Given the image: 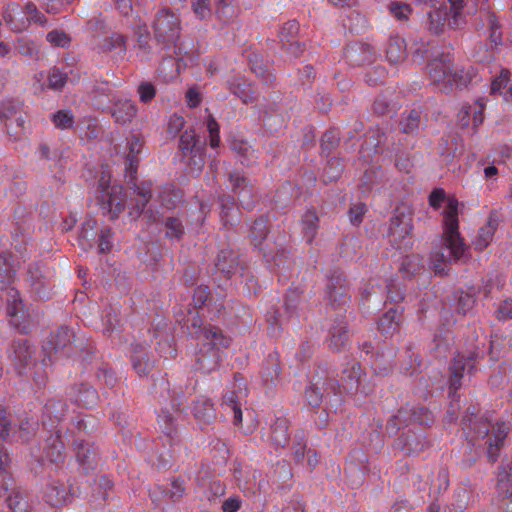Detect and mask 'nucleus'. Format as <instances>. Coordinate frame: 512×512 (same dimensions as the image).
<instances>
[{"label": "nucleus", "instance_id": "6", "mask_svg": "<svg viewBox=\"0 0 512 512\" xmlns=\"http://www.w3.org/2000/svg\"><path fill=\"white\" fill-rule=\"evenodd\" d=\"M137 108L135 104L126 98H119L111 108L112 117L117 123L126 124L136 115Z\"/></svg>", "mask_w": 512, "mask_h": 512}, {"label": "nucleus", "instance_id": "8", "mask_svg": "<svg viewBox=\"0 0 512 512\" xmlns=\"http://www.w3.org/2000/svg\"><path fill=\"white\" fill-rule=\"evenodd\" d=\"M412 230L411 218L406 215H397L391 219L389 232L395 238H404Z\"/></svg>", "mask_w": 512, "mask_h": 512}, {"label": "nucleus", "instance_id": "14", "mask_svg": "<svg viewBox=\"0 0 512 512\" xmlns=\"http://www.w3.org/2000/svg\"><path fill=\"white\" fill-rule=\"evenodd\" d=\"M509 71L502 70L500 75L496 77L491 83V93L492 94H501L504 96V89L509 86Z\"/></svg>", "mask_w": 512, "mask_h": 512}, {"label": "nucleus", "instance_id": "54", "mask_svg": "<svg viewBox=\"0 0 512 512\" xmlns=\"http://www.w3.org/2000/svg\"><path fill=\"white\" fill-rule=\"evenodd\" d=\"M60 332L64 333V334H68V330L67 329H62Z\"/></svg>", "mask_w": 512, "mask_h": 512}, {"label": "nucleus", "instance_id": "39", "mask_svg": "<svg viewBox=\"0 0 512 512\" xmlns=\"http://www.w3.org/2000/svg\"><path fill=\"white\" fill-rule=\"evenodd\" d=\"M110 247H111V242H110L108 233L107 234H103L101 236V239H100V242H99V250H100V252L101 253L107 252V251L110 250Z\"/></svg>", "mask_w": 512, "mask_h": 512}, {"label": "nucleus", "instance_id": "20", "mask_svg": "<svg viewBox=\"0 0 512 512\" xmlns=\"http://www.w3.org/2000/svg\"><path fill=\"white\" fill-rule=\"evenodd\" d=\"M138 94L140 100L146 103L151 101L155 97L156 90L151 83L144 82L139 85Z\"/></svg>", "mask_w": 512, "mask_h": 512}, {"label": "nucleus", "instance_id": "25", "mask_svg": "<svg viewBox=\"0 0 512 512\" xmlns=\"http://www.w3.org/2000/svg\"><path fill=\"white\" fill-rule=\"evenodd\" d=\"M224 405L233 412L235 423L240 424L242 422V411L239 405L234 400V396H225Z\"/></svg>", "mask_w": 512, "mask_h": 512}, {"label": "nucleus", "instance_id": "31", "mask_svg": "<svg viewBox=\"0 0 512 512\" xmlns=\"http://www.w3.org/2000/svg\"><path fill=\"white\" fill-rule=\"evenodd\" d=\"M450 3V12L452 14L453 22L451 25H458V17L460 16V11L463 7L462 0H448Z\"/></svg>", "mask_w": 512, "mask_h": 512}, {"label": "nucleus", "instance_id": "42", "mask_svg": "<svg viewBox=\"0 0 512 512\" xmlns=\"http://www.w3.org/2000/svg\"><path fill=\"white\" fill-rule=\"evenodd\" d=\"M460 370H463V367L460 365V360H456L453 364V376L455 378L453 380V385L458 383L459 379L462 377Z\"/></svg>", "mask_w": 512, "mask_h": 512}, {"label": "nucleus", "instance_id": "18", "mask_svg": "<svg viewBox=\"0 0 512 512\" xmlns=\"http://www.w3.org/2000/svg\"><path fill=\"white\" fill-rule=\"evenodd\" d=\"M507 434V428L504 426H500L498 428L497 433L495 434V443L490 442L488 456L494 461L495 460V451L498 449L500 444L503 442Z\"/></svg>", "mask_w": 512, "mask_h": 512}, {"label": "nucleus", "instance_id": "50", "mask_svg": "<svg viewBox=\"0 0 512 512\" xmlns=\"http://www.w3.org/2000/svg\"><path fill=\"white\" fill-rule=\"evenodd\" d=\"M504 99L506 101H509V100L512 101V82L509 84L507 90H505Z\"/></svg>", "mask_w": 512, "mask_h": 512}, {"label": "nucleus", "instance_id": "4", "mask_svg": "<svg viewBox=\"0 0 512 512\" xmlns=\"http://www.w3.org/2000/svg\"><path fill=\"white\" fill-rule=\"evenodd\" d=\"M453 68L449 58L434 59L428 66L429 75L433 82L443 84L447 88L448 78Z\"/></svg>", "mask_w": 512, "mask_h": 512}, {"label": "nucleus", "instance_id": "41", "mask_svg": "<svg viewBox=\"0 0 512 512\" xmlns=\"http://www.w3.org/2000/svg\"><path fill=\"white\" fill-rule=\"evenodd\" d=\"M207 128L209 134H219V125L211 115L208 117L207 120Z\"/></svg>", "mask_w": 512, "mask_h": 512}, {"label": "nucleus", "instance_id": "9", "mask_svg": "<svg viewBox=\"0 0 512 512\" xmlns=\"http://www.w3.org/2000/svg\"><path fill=\"white\" fill-rule=\"evenodd\" d=\"M473 74L470 70L453 65L450 76L448 78L447 87H464L472 81Z\"/></svg>", "mask_w": 512, "mask_h": 512}, {"label": "nucleus", "instance_id": "24", "mask_svg": "<svg viewBox=\"0 0 512 512\" xmlns=\"http://www.w3.org/2000/svg\"><path fill=\"white\" fill-rule=\"evenodd\" d=\"M390 12L399 20L407 19L411 13V8L407 4L393 3L390 5Z\"/></svg>", "mask_w": 512, "mask_h": 512}, {"label": "nucleus", "instance_id": "43", "mask_svg": "<svg viewBox=\"0 0 512 512\" xmlns=\"http://www.w3.org/2000/svg\"><path fill=\"white\" fill-rule=\"evenodd\" d=\"M25 10H26L27 15L31 19H33V20H35L37 22H41L42 23L41 19L36 17V14L38 12H37V8H36V6L34 4H31V3L27 4L26 7H25Z\"/></svg>", "mask_w": 512, "mask_h": 512}, {"label": "nucleus", "instance_id": "33", "mask_svg": "<svg viewBox=\"0 0 512 512\" xmlns=\"http://www.w3.org/2000/svg\"><path fill=\"white\" fill-rule=\"evenodd\" d=\"M512 317V300H507L502 303V305L498 309V318L499 319H509Z\"/></svg>", "mask_w": 512, "mask_h": 512}, {"label": "nucleus", "instance_id": "16", "mask_svg": "<svg viewBox=\"0 0 512 512\" xmlns=\"http://www.w3.org/2000/svg\"><path fill=\"white\" fill-rule=\"evenodd\" d=\"M106 51L117 50L122 52L125 49V39L120 34H113L110 38L106 39L103 45Z\"/></svg>", "mask_w": 512, "mask_h": 512}, {"label": "nucleus", "instance_id": "52", "mask_svg": "<svg viewBox=\"0 0 512 512\" xmlns=\"http://www.w3.org/2000/svg\"><path fill=\"white\" fill-rule=\"evenodd\" d=\"M288 26L289 28L292 30H297L298 29V26H297V23L296 22H290L288 23Z\"/></svg>", "mask_w": 512, "mask_h": 512}, {"label": "nucleus", "instance_id": "36", "mask_svg": "<svg viewBox=\"0 0 512 512\" xmlns=\"http://www.w3.org/2000/svg\"><path fill=\"white\" fill-rule=\"evenodd\" d=\"M9 420L6 416L4 408L0 407V437L4 438L9 433Z\"/></svg>", "mask_w": 512, "mask_h": 512}, {"label": "nucleus", "instance_id": "21", "mask_svg": "<svg viewBox=\"0 0 512 512\" xmlns=\"http://www.w3.org/2000/svg\"><path fill=\"white\" fill-rule=\"evenodd\" d=\"M47 40L57 46L65 47L69 44L70 39L63 31H51L47 34Z\"/></svg>", "mask_w": 512, "mask_h": 512}, {"label": "nucleus", "instance_id": "55", "mask_svg": "<svg viewBox=\"0 0 512 512\" xmlns=\"http://www.w3.org/2000/svg\"><path fill=\"white\" fill-rule=\"evenodd\" d=\"M509 197L512 199V185H511V188H510V191H509Z\"/></svg>", "mask_w": 512, "mask_h": 512}, {"label": "nucleus", "instance_id": "3", "mask_svg": "<svg viewBox=\"0 0 512 512\" xmlns=\"http://www.w3.org/2000/svg\"><path fill=\"white\" fill-rule=\"evenodd\" d=\"M154 32L158 41L174 43L179 37V20L168 10H162L154 21Z\"/></svg>", "mask_w": 512, "mask_h": 512}, {"label": "nucleus", "instance_id": "51", "mask_svg": "<svg viewBox=\"0 0 512 512\" xmlns=\"http://www.w3.org/2000/svg\"><path fill=\"white\" fill-rule=\"evenodd\" d=\"M198 294H200V296H207V291H206V288H199L198 289Z\"/></svg>", "mask_w": 512, "mask_h": 512}, {"label": "nucleus", "instance_id": "26", "mask_svg": "<svg viewBox=\"0 0 512 512\" xmlns=\"http://www.w3.org/2000/svg\"><path fill=\"white\" fill-rule=\"evenodd\" d=\"M195 133L193 130L185 131L180 137V147L184 151L191 150L195 144Z\"/></svg>", "mask_w": 512, "mask_h": 512}, {"label": "nucleus", "instance_id": "46", "mask_svg": "<svg viewBox=\"0 0 512 512\" xmlns=\"http://www.w3.org/2000/svg\"><path fill=\"white\" fill-rule=\"evenodd\" d=\"M429 16L432 20V22H434V17H436V21L439 24H442V22H444L446 20V13H442L441 11H435L433 14L432 13H429Z\"/></svg>", "mask_w": 512, "mask_h": 512}, {"label": "nucleus", "instance_id": "19", "mask_svg": "<svg viewBox=\"0 0 512 512\" xmlns=\"http://www.w3.org/2000/svg\"><path fill=\"white\" fill-rule=\"evenodd\" d=\"M49 87L55 90L61 89L66 83V75L57 69H53L48 77Z\"/></svg>", "mask_w": 512, "mask_h": 512}, {"label": "nucleus", "instance_id": "29", "mask_svg": "<svg viewBox=\"0 0 512 512\" xmlns=\"http://www.w3.org/2000/svg\"><path fill=\"white\" fill-rule=\"evenodd\" d=\"M445 199L446 195L443 189H434L429 196V204L431 207L438 209Z\"/></svg>", "mask_w": 512, "mask_h": 512}, {"label": "nucleus", "instance_id": "17", "mask_svg": "<svg viewBox=\"0 0 512 512\" xmlns=\"http://www.w3.org/2000/svg\"><path fill=\"white\" fill-rule=\"evenodd\" d=\"M192 8L200 18H206L211 14L209 0H192Z\"/></svg>", "mask_w": 512, "mask_h": 512}, {"label": "nucleus", "instance_id": "2", "mask_svg": "<svg viewBox=\"0 0 512 512\" xmlns=\"http://www.w3.org/2000/svg\"><path fill=\"white\" fill-rule=\"evenodd\" d=\"M109 178L102 177L100 180L101 195L100 203L102 209L110 215V217L117 218L124 209V202L122 197V187L118 184H109Z\"/></svg>", "mask_w": 512, "mask_h": 512}, {"label": "nucleus", "instance_id": "48", "mask_svg": "<svg viewBox=\"0 0 512 512\" xmlns=\"http://www.w3.org/2000/svg\"><path fill=\"white\" fill-rule=\"evenodd\" d=\"M220 137L219 134H210V146L216 148L219 146Z\"/></svg>", "mask_w": 512, "mask_h": 512}, {"label": "nucleus", "instance_id": "44", "mask_svg": "<svg viewBox=\"0 0 512 512\" xmlns=\"http://www.w3.org/2000/svg\"><path fill=\"white\" fill-rule=\"evenodd\" d=\"M23 43H24V40H23V39H20V40H18V42H17V48L20 50V52H21V53H23V54H26V55H31V54H33V52H34V50H35L34 45H32V46H28V47H25V46L23 45Z\"/></svg>", "mask_w": 512, "mask_h": 512}, {"label": "nucleus", "instance_id": "53", "mask_svg": "<svg viewBox=\"0 0 512 512\" xmlns=\"http://www.w3.org/2000/svg\"><path fill=\"white\" fill-rule=\"evenodd\" d=\"M134 368L138 371L139 374L144 373V370L140 369L137 363H134Z\"/></svg>", "mask_w": 512, "mask_h": 512}, {"label": "nucleus", "instance_id": "40", "mask_svg": "<svg viewBox=\"0 0 512 512\" xmlns=\"http://www.w3.org/2000/svg\"><path fill=\"white\" fill-rule=\"evenodd\" d=\"M116 5L121 13L127 15L131 10L130 0H116Z\"/></svg>", "mask_w": 512, "mask_h": 512}, {"label": "nucleus", "instance_id": "12", "mask_svg": "<svg viewBox=\"0 0 512 512\" xmlns=\"http://www.w3.org/2000/svg\"><path fill=\"white\" fill-rule=\"evenodd\" d=\"M44 498L48 504L58 506L65 503L67 493L63 486L53 484L45 489Z\"/></svg>", "mask_w": 512, "mask_h": 512}, {"label": "nucleus", "instance_id": "45", "mask_svg": "<svg viewBox=\"0 0 512 512\" xmlns=\"http://www.w3.org/2000/svg\"><path fill=\"white\" fill-rule=\"evenodd\" d=\"M23 305L22 302H15L12 307H9L8 314L10 317L15 318L17 317L18 312L22 309Z\"/></svg>", "mask_w": 512, "mask_h": 512}, {"label": "nucleus", "instance_id": "5", "mask_svg": "<svg viewBox=\"0 0 512 512\" xmlns=\"http://www.w3.org/2000/svg\"><path fill=\"white\" fill-rule=\"evenodd\" d=\"M483 111L484 104L479 101L463 106L458 113V121L463 127L470 124L476 127L483 121Z\"/></svg>", "mask_w": 512, "mask_h": 512}, {"label": "nucleus", "instance_id": "27", "mask_svg": "<svg viewBox=\"0 0 512 512\" xmlns=\"http://www.w3.org/2000/svg\"><path fill=\"white\" fill-rule=\"evenodd\" d=\"M366 209L364 205H355L349 210V219L353 225H358L362 222L363 215Z\"/></svg>", "mask_w": 512, "mask_h": 512}, {"label": "nucleus", "instance_id": "13", "mask_svg": "<svg viewBox=\"0 0 512 512\" xmlns=\"http://www.w3.org/2000/svg\"><path fill=\"white\" fill-rule=\"evenodd\" d=\"M304 235L308 241H312L318 227V217L314 211H307L302 218Z\"/></svg>", "mask_w": 512, "mask_h": 512}, {"label": "nucleus", "instance_id": "57", "mask_svg": "<svg viewBox=\"0 0 512 512\" xmlns=\"http://www.w3.org/2000/svg\"><path fill=\"white\" fill-rule=\"evenodd\" d=\"M204 361H205V357H203V358L201 359V363H203V364H204Z\"/></svg>", "mask_w": 512, "mask_h": 512}, {"label": "nucleus", "instance_id": "15", "mask_svg": "<svg viewBox=\"0 0 512 512\" xmlns=\"http://www.w3.org/2000/svg\"><path fill=\"white\" fill-rule=\"evenodd\" d=\"M52 121L60 129H68L73 124V115L70 111H59L52 116Z\"/></svg>", "mask_w": 512, "mask_h": 512}, {"label": "nucleus", "instance_id": "38", "mask_svg": "<svg viewBox=\"0 0 512 512\" xmlns=\"http://www.w3.org/2000/svg\"><path fill=\"white\" fill-rule=\"evenodd\" d=\"M230 181L232 183L233 189L236 190L240 187L246 186V179L240 175L239 173H234L230 175Z\"/></svg>", "mask_w": 512, "mask_h": 512}, {"label": "nucleus", "instance_id": "10", "mask_svg": "<svg viewBox=\"0 0 512 512\" xmlns=\"http://www.w3.org/2000/svg\"><path fill=\"white\" fill-rule=\"evenodd\" d=\"M399 326V313L396 310L387 311L379 321V330L387 335H392Z\"/></svg>", "mask_w": 512, "mask_h": 512}, {"label": "nucleus", "instance_id": "1", "mask_svg": "<svg viewBox=\"0 0 512 512\" xmlns=\"http://www.w3.org/2000/svg\"><path fill=\"white\" fill-rule=\"evenodd\" d=\"M458 206L457 199L450 197L446 200L443 213V246L431 255V266L435 273H444L447 263L461 259L467 250L459 232Z\"/></svg>", "mask_w": 512, "mask_h": 512}, {"label": "nucleus", "instance_id": "7", "mask_svg": "<svg viewBox=\"0 0 512 512\" xmlns=\"http://www.w3.org/2000/svg\"><path fill=\"white\" fill-rule=\"evenodd\" d=\"M211 349H220L229 345V340L215 327H204L198 336Z\"/></svg>", "mask_w": 512, "mask_h": 512}, {"label": "nucleus", "instance_id": "35", "mask_svg": "<svg viewBox=\"0 0 512 512\" xmlns=\"http://www.w3.org/2000/svg\"><path fill=\"white\" fill-rule=\"evenodd\" d=\"M241 506V501L239 498L231 497L225 500L222 505V509L224 512H236Z\"/></svg>", "mask_w": 512, "mask_h": 512}, {"label": "nucleus", "instance_id": "37", "mask_svg": "<svg viewBox=\"0 0 512 512\" xmlns=\"http://www.w3.org/2000/svg\"><path fill=\"white\" fill-rule=\"evenodd\" d=\"M186 100L190 107H196L201 100L199 92L194 88L189 89L186 93Z\"/></svg>", "mask_w": 512, "mask_h": 512}, {"label": "nucleus", "instance_id": "22", "mask_svg": "<svg viewBox=\"0 0 512 512\" xmlns=\"http://www.w3.org/2000/svg\"><path fill=\"white\" fill-rule=\"evenodd\" d=\"M404 56V52L401 50L400 43L398 41H391L387 48V58L391 62H398Z\"/></svg>", "mask_w": 512, "mask_h": 512}, {"label": "nucleus", "instance_id": "11", "mask_svg": "<svg viewBox=\"0 0 512 512\" xmlns=\"http://www.w3.org/2000/svg\"><path fill=\"white\" fill-rule=\"evenodd\" d=\"M495 230V225L491 221L481 227L473 242L475 248L478 250L485 249L492 241Z\"/></svg>", "mask_w": 512, "mask_h": 512}, {"label": "nucleus", "instance_id": "32", "mask_svg": "<svg viewBox=\"0 0 512 512\" xmlns=\"http://www.w3.org/2000/svg\"><path fill=\"white\" fill-rule=\"evenodd\" d=\"M139 196H140V199L138 200L137 208L134 209L133 211H130V215L133 217L138 216L140 214V212L143 210V208L145 207V205L147 204V202L149 201L150 191L148 190L145 192H141V193H139Z\"/></svg>", "mask_w": 512, "mask_h": 512}, {"label": "nucleus", "instance_id": "34", "mask_svg": "<svg viewBox=\"0 0 512 512\" xmlns=\"http://www.w3.org/2000/svg\"><path fill=\"white\" fill-rule=\"evenodd\" d=\"M419 115L416 111L410 112L407 123L403 126L405 132H411L418 127Z\"/></svg>", "mask_w": 512, "mask_h": 512}, {"label": "nucleus", "instance_id": "56", "mask_svg": "<svg viewBox=\"0 0 512 512\" xmlns=\"http://www.w3.org/2000/svg\"><path fill=\"white\" fill-rule=\"evenodd\" d=\"M233 92H234V94L239 95V91L238 90L235 89V90H233Z\"/></svg>", "mask_w": 512, "mask_h": 512}, {"label": "nucleus", "instance_id": "49", "mask_svg": "<svg viewBox=\"0 0 512 512\" xmlns=\"http://www.w3.org/2000/svg\"><path fill=\"white\" fill-rule=\"evenodd\" d=\"M9 52L10 47L4 42H0V57L6 56Z\"/></svg>", "mask_w": 512, "mask_h": 512}, {"label": "nucleus", "instance_id": "23", "mask_svg": "<svg viewBox=\"0 0 512 512\" xmlns=\"http://www.w3.org/2000/svg\"><path fill=\"white\" fill-rule=\"evenodd\" d=\"M185 121L182 116L172 115L168 121V133L175 137L184 127Z\"/></svg>", "mask_w": 512, "mask_h": 512}, {"label": "nucleus", "instance_id": "47", "mask_svg": "<svg viewBox=\"0 0 512 512\" xmlns=\"http://www.w3.org/2000/svg\"><path fill=\"white\" fill-rule=\"evenodd\" d=\"M498 173V170L494 166H488L484 169V174L486 178H492Z\"/></svg>", "mask_w": 512, "mask_h": 512}, {"label": "nucleus", "instance_id": "28", "mask_svg": "<svg viewBox=\"0 0 512 512\" xmlns=\"http://www.w3.org/2000/svg\"><path fill=\"white\" fill-rule=\"evenodd\" d=\"M272 439L277 445H284L287 441V428L284 424H280L274 428Z\"/></svg>", "mask_w": 512, "mask_h": 512}, {"label": "nucleus", "instance_id": "30", "mask_svg": "<svg viewBox=\"0 0 512 512\" xmlns=\"http://www.w3.org/2000/svg\"><path fill=\"white\" fill-rule=\"evenodd\" d=\"M167 227V236L172 238H177L182 233L181 223L177 219H168L166 222Z\"/></svg>", "mask_w": 512, "mask_h": 512}]
</instances>
